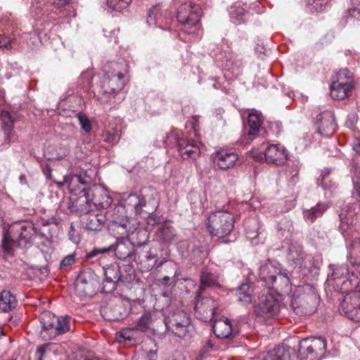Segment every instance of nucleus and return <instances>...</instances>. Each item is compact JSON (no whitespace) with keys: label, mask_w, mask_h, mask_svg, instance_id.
<instances>
[{"label":"nucleus","mask_w":360,"mask_h":360,"mask_svg":"<svg viewBox=\"0 0 360 360\" xmlns=\"http://www.w3.org/2000/svg\"><path fill=\"white\" fill-rule=\"evenodd\" d=\"M65 181L69 192L72 195L77 196L74 202V207L79 214L89 213L93 205L98 208L106 209L112 203V199L106 191L98 189L94 193L92 189L86 187V182L80 176L67 175Z\"/></svg>","instance_id":"nucleus-1"},{"label":"nucleus","mask_w":360,"mask_h":360,"mask_svg":"<svg viewBox=\"0 0 360 360\" xmlns=\"http://www.w3.org/2000/svg\"><path fill=\"white\" fill-rule=\"evenodd\" d=\"M127 72L128 64L123 59L105 65L103 77L95 89L98 96H101L98 99L103 102H110L125 86Z\"/></svg>","instance_id":"nucleus-2"},{"label":"nucleus","mask_w":360,"mask_h":360,"mask_svg":"<svg viewBox=\"0 0 360 360\" xmlns=\"http://www.w3.org/2000/svg\"><path fill=\"white\" fill-rule=\"evenodd\" d=\"M35 234L34 225L27 221H18L4 225L2 248L7 254L13 253L18 248H27Z\"/></svg>","instance_id":"nucleus-3"},{"label":"nucleus","mask_w":360,"mask_h":360,"mask_svg":"<svg viewBox=\"0 0 360 360\" xmlns=\"http://www.w3.org/2000/svg\"><path fill=\"white\" fill-rule=\"evenodd\" d=\"M41 324V338L44 340H50L57 336L70 330V320L69 316H56L50 311L43 312L39 317Z\"/></svg>","instance_id":"nucleus-4"},{"label":"nucleus","mask_w":360,"mask_h":360,"mask_svg":"<svg viewBox=\"0 0 360 360\" xmlns=\"http://www.w3.org/2000/svg\"><path fill=\"white\" fill-rule=\"evenodd\" d=\"M105 259L99 264L103 265L105 276L103 289L106 292H111L116 288L117 282L129 283L134 277V269L132 266L124 265L120 266L117 263L105 264Z\"/></svg>","instance_id":"nucleus-5"},{"label":"nucleus","mask_w":360,"mask_h":360,"mask_svg":"<svg viewBox=\"0 0 360 360\" xmlns=\"http://www.w3.org/2000/svg\"><path fill=\"white\" fill-rule=\"evenodd\" d=\"M235 218L226 210H217L207 217L206 226L212 236L224 238L229 236L234 228Z\"/></svg>","instance_id":"nucleus-6"},{"label":"nucleus","mask_w":360,"mask_h":360,"mask_svg":"<svg viewBox=\"0 0 360 360\" xmlns=\"http://www.w3.org/2000/svg\"><path fill=\"white\" fill-rule=\"evenodd\" d=\"M201 8L191 3L181 4L177 11L176 19L181 24V30L188 34H198Z\"/></svg>","instance_id":"nucleus-7"},{"label":"nucleus","mask_w":360,"mask_h":360,"mask_svg":"<svg viewBox=\"0 0 360 360\" xmlns=\"http://www.w3.org/2000/svg\"><path fill=\"white\" fill-rule=\"evenodd\" d=\"M110 251H113L115 256L120 259L131 260L134 257V246L133 243L127 239V238H122L121 240L117 241L115 246L112 245L108 248H95L88 252L86 257L87 259L98 257L96 260L101 262L102 260L106 259V255Z\"/></svg>","instance_id":"nucleus-8"},{"label":"nucleus","mask_w":360,"mask_h":360,"mask_svg":"<svg viewBox=\"0 0 360 360\" xmlns=\"http://www.w3.org/2000/svg\"><path fill=\"white\" fill-rule=\"evenodd\" d=\"M326 350V339L322 337H310L300 341L297 354L302 360H321Z\"/></svg>","instance_id":"nucleus-9"},{"label":"nucleus","mask_w":360,"mask_h":360,"mask_svg":"<svg viewBox=\"0 0 360 360\" xmlns=\"http://www.w3.org/2000/svg\"><path fill=\"white\" fill-rule=\"evenodd\" d=\"M281 311L279 302L271 293L269 290H264L258 296V300L255 305V311L258 319L262 321L276 318Z\"/></svg>","instance_id":"nucleus-10"},{"label":"nucleus","mask_w":360,"mask_h":360,"mask_svg":"<svg viewBox=\"0 0 360 360\" xmlns=\"http://www.w3.org/2000/svg\"><path fill=\"white\" fill-rule=\"evenodd\" d=\"M317 304V295L313 292H305L299 288L292 295L290 307L299 316H307L315 312Z\"/></svg>","instance_id":"nucleus-11"},{"label":"nucleus","mask_w":360,"mask_h":360,"mask_svg":"<svg viewBox=\"0 0 360 360\" xmlns=\"http://www.w3.org/2000/svg\"><path fill=\"white\" fill-rule=\"evenodd\" d=\"M138 224L121 212L114 210L112 219L108 224L110 233L117 239L127 238L137 229Z\"/></svg>","instance_id":"nucleus-12"},{"label":"nucleus","mask_w":360,"mask_h":360,"mask_svg":"<svg viewBox=\"0 0 360 360\" xmlns=\"http://www.w3.org/2000/svg\"><path fill=\"white\" fill-rule=\"evenodd\" d=\"M332 273L328 281H333V285L336 290L342 292H347L352 290L356 284V277L353 274L352 278L349 274L347 265H330Z\"/></svg>","instance_id":"nucleus-13"},{"label":"nucleus","mask_w":360,"mask_h":360,"mask_svg":"<svg viewBox=\"0 0 360 360\" xmlns=\"http://www.w3.org/2000/svg\"><path fill=\"white\" fill-rule=\"evenodd\" d=\"M175 140L178 151L184 160H197L200 155L199 146L195 141H190L184 137H179L176 133H172L167 136V140Z\"/></svg>","instance_id":"nucleus-14"},{"label":"nucleus","mask_w":360,"mask_h":360,"mask_svg":"<svg viewBox=\"0 0 360 360\" xmlns=\"http://www.w3.org/2000/svg\"><path fill=\"white\" fill-rule=\"evenodd\" d=\"M345 293L346 295L340 303V311L348 319L360 322V298L352 290Z\"/></svg>","instance_id":"nucleus-15"},{"label":"nucleus","mask_w":360,"mask_h":360,"mask_svg":"<svg viewBox=\"0 0 360 360\" xmlns=\"http://www.w3.org/2000/svg\"><path fill=\"white\" fill-rule=\"evenodd\" d=\"M190 323L187 314L183 311L174 313L165 320V325L168 330L180 338H184L188 331L187 327Z\"/></svg>","instance_id":"nucleus-16"},{"label":"nucleus","mask_w":360,"mask_h":360,"mask_svg":"<svg viewBox=\"0 0 360 360\" xmlns=\"http://www.w3.org/2000/svg\"><path fill=\"white\" fill-rule=\"evenodd\" d=\"M201 293L198 292L196 295L195 313L203 321H211L214 319L217 304L210 297H202Z\"/></svg>","instance_id":"nucleus-17"},{"label":"nucleus","mask_w":360,"mask_h":360,"mask_svg":"<svg viewBox=\"0 0 360 360\" xmlns=\"http://www.w3.org/2000/svg\"><path fill=\"white\" fill-rule=\"evenodd\" d=\"M315 126L318 134L323 136H331L336 129L333 112L325 110L319 113L316 116Z\"/></svg>","instance_id":"nucleus-18"},{"label":"nucleus","mask_w":360,"mask_h":360,"mask_svg":"<svg viewBox=\"0 0 360 360\" xmlns=\"http://www.w3.org/2000/svg\"><path fill=\"white\" fill-rule=\"evenodd\" d=\"M212 160L218 168L226 170L235 165L238 155L233 152L217 150L212 154Z\"/></svg>","instance_id":"nucleus-19"},{"label":"nucleus","mask_w":360,"mask_h":360,"mask_svg":"<svg viewBox=\"0 0 360 360\" xmlns=\"http://www.w3.org/2000/svg\"><path fill=\"white\" fill-rule=\"evenodd\" d=\"M266 161L276 165H283L288 159L285 148L280 144H271L264 151Z\"/></svg>","instance_id":"nucleus-20"},{"label":"nucleus","mask_w":360,"mask_h":360,"mask_svg":"<svg viewBox=\"0 0 360 360\" xmlns=\"http://www.w3.org/2000/svg\"><path fill=\"white\" fill-rule=\"evenodd\" d=\"M280 269L281 266L278 263L269 261L261 265L259 269V278L267 287L270 286L275 282Z\"/></svg>","instance_id":"nucleus-21"},{"label":"nucleus","mask_w":360,"mask_h":360,"mask_svg":"<svg viewBox=\"0 0 360 360\" xmlns=\"http://www.w3.org/2000/svg\"><path fill=\"white\" fill-rule=\"evenodd\" d=\"M77 291L84 296H91L94 292V279L89 271L81 273L77 278L75 283Z\"/></svg>","instance_id":"nucleus-22"},{"label":"nucleus","mask_w":360,"mask_h":360,"mask_svg":"<svg viewBox=\"0 0 360 360\" xmlns=\"http://www.w3.org/2000/svg\"><path fill=\"white\" fill-rule=\"evenodd\" d=\"M262 120L259 114L249 113L248 123L244 127V136L248 141H252L261 129Z\"/></svg>","instance_id":"nucleus-23"},{"label":"nucleus","mask_w":360,"mask_h":360,"mask_svg":"<svg viewBox=\"0 0 360 360\" xmlns=\"http://www.w3.org/2000/svg\"><path fill=\"white\" fill-rule=\"evenodd\" d=\"M306 256L307 255L300 244L292 243L290 245L287 259L291 266L299 268L302 267Z\"/></svg>","instance_id":"nucleus-24"},{"label":"nucleus","mask_w":360,"mask_h":360,"mask_svg":"<svg viewBox=\"0 0 360 360\" xmlns=\"http://www.w3.org/2000/svg\"><path fill=\"white\" fill-rule=\"evenodd\" d=\"M235 295L237 301L242 305L252 303L254 295V286L250 282L243 283L236 289Z\"/></svg>","instance_id":"nucleus-25"},{"label":"nucleus","mask_w":360,"mask_h":360,"mask_svg":"<svg viewBox=\"0 0 360 360\" xmlns=\"http://www.w3.org/2000/svg\"><path fill=\"white\" fill-rule=\"evenodd\" d=\"M139 195L136 193H129L123 196L119 203L114 209L117 212L121 214L125 213V210L132 211L136 214L138 203H139Z\"/></svg>","instance_id":"nucleus-26"},{"label":"nucleus","mask_w":360,"mask_h":360,"mask_svg":"<svg viewBox=\"0 0 360 360\" xmlns=\"http://www.w3.org/2000/svg\"><path fill=\"white\" fill-rule=\"evenodd\" d=\"M167 21L168 19L165 17L160 5L153 6L148 11L146 22L149 26L154 25L155 27L165 29V25L168 24Z\"/></svg>","instance_id":"nucleus-27"},{"label":"nucleus","mask_w":360,"mask_h":360,"mask_svg":"<svg viewBox=\"0 0 360 360\" xmlns=\"http://www.w3.org/2000/svg\"><path fill=\"white\" fill-rule=\"evenodd\" d=\"M352 89L351 83L336 81L330 85V96L334 99H344L349 96Z\"/></svg>","instance_id":"nucleus-28"},{"label":"nucleus","mask_w":360,"mask_h":360,"mask_svg":"<svg viewBox=\"0 0 360 360\" xmlns=\"http://www.w3.org/2000/svg\"><path fill=\"white\" fill-rule=\"evenodd\" d=\"M268 288H272L281 294L288 293L291 290V284L290 278L285 271H283L281 269L276 276L275 282H274L270 286H268Z\"/></svg>","instance_id":"nucleus-29"},{"label":"nucleus","mask_w":360,"mask_h":360,"mask_svg":"<svg viewBox=\"0 0 360 360\" xmlns=\"http://www.w3.org/2000/svg\"><path fill=\"white\" fill-rule=\"evenodd\" d=\"M127 313V310L123 307L122 304L105 307L102 310L104 319L110 321L122 320Z\"/></svg>","instance_id":"nucleus-30"},{"label":"nucleus","mask_w":360,"mask_h":360,"mask_svg":"<svg viewBox=\"0 0 360 360\" xmlns=\"http://www.w3.org/2000/svg\"><path fill=\"white\" fill-rule=\"evenodd\" d=\"M263 360H291L290 347L288 346H277L269 351Z\"/></svg>","instance_id":"nucleus-31"},{"label":"nucleus","mask_w":360,"mask_h":360,"mask_svg":"<svg viewBox=\"0 0 360 360\" xmlns=\"http://www.w3.org/2000/svg\"><path fill=\"white\" fill-rule=\"evenodd\" d=\"M212 330L219 338H227L232 333V326L228 319L216 320L212 325Z\"/></svg>","instance_id":"nucleus-32"},{"label":"nucleus","mask_w":360,"mask_h":360,"mask_svg":"<svg viewBox=\"0 0 360 360\" xmlns=\"http://www.w3.org/2000/svg\"><path fill=\"white\" fill-rule=\"evenodd\" d=\"M218 275L205 269L200 275V285L198 292H202L207 288H215L219 285Z\"/></svg>","instance_id":"nucleus-33"},{"label":"nucleus","mask_w":360,"mask_h":360,"mask_svg":"<svg viewBox=\"0 0 360 360\" xmlns=\"http://www.w3.org/2000/svg\"><path fill=\"white\" fill-rule=\"evenodd\" d=\"M328 205L326 203L318 202L315 206L303 210V217L308 222H314L318 217H321L327 210Z\"/></svg>","instance_id":"nucleus-34"},{"label":"nucleus","mask_w":360,"mask_h":360,"mask_svg":"<svg viewBox=\"0 0 360 360\" xmlns=\"http://www.w3.org/2000/svg\"><path fill=\"white\" fill-rule=\"evenodd\" d=\"M17 305V300L10 291L3 290L0 292V310L8 312L15 309Z\"/></svg>","instance_id":"nucleus-35"},{"label":"nucleus","mask_w":360,"mask_h":360,"mask_svg":"<svg viewBox=\"0 0 360 360\" xmlns=\"http://www.w3.org/2000/svg\"><path fill=\"white\" fill-rule=\"evenodd\" d=\"M154 192L152 191V193L149 198H147V196L145 195L140 194L139 195V203H138L136 214H140L143 212H146V213L153 212L155 210L156 207L155 205L151 206V204L154 202L153 197Z\"/></svg>","instance_id":"nucleus-36"},{"label":"nucleus","mask_w":360,"mask_h":360,"mask_svg":"<svg viewBox=\"0 0 360 360\" xmlns=\"http://www.w3.org/2000/svg\"><path fill=\"white\" fill-rule=\"evenodd\" d=\"M13 124L14 120L8 112L2 115L1 128L4 134L5 141L7 143L11 142L13 136Z\"/></svg>","instance_id":"nucleus-37"},{"label":"nucleus","mask_w":360,"mask_h":360,"mask_svg":"<svg viewBox=\"0 0 360 360\" xmlns=\"http://www.w3.org/2000/svg\"><path fill=\"white\" fill-rule=\"evenodd\" d=\"M139 331L135 327L125 328L116 333V340L120 343H126L139 337Z\"/></svg>","instance_id":"nucleus-38"},{"label":"nucleus","mask_w":360,"mask_h":360,"mask_svg":"<svg viewBox=\"0 0 360 360\" xmlns=\"http://www.w3.org/2000/svg\"><path fill=\"white\" fill-rule=\"evenodd\" d=\"M246 12L245 9L239 6L234 5L231 6L230 9V15L231 18H236V21H234L235 23H241L243 20V18L245 15Z\"/></svg>","instance_id":"nucleus-39"},{"label":"nucleus","mask_w":360,"mask_h":360,"mask_svg":"<svg viewBox=\"0 0 360 360\" xmlns=\"http://www.w3.org/2000/svg\"><path fill=\"white\" fill-rule=\"evenodd\" d=\"M131 0H107V4L112 10L120 11L126 8Z\"/></svg>","instance_id":"nucleus-40"},{"label":"nucleus","mask_w":360,"mask_h":360,"mask_svg":"<svg viewBox=\"0 0 360 360\" xmlns=\"http://www.w3.org/2000/svg\"><path fill=\"white\" fill-rule=\"evenodd\" d=\"M150 323L151 315L150 314H146L140 318L136 328L139 333H143L150 328Z\"/></svg>","instance_id":"nucleus-41"},{"label":"nucleus","mask_w":360,"mask_h":360,"mask_svg":"<svg viewBox=\"0 0 360 360\" xmlns=\"http://www.w3.org/2000/svg\"><path fill=\"white\" fill-rule=\"evenodd\" d=\"M174 229L170 226H164L160 231V236L165 242L172 241L175 237Z\"/></svg>","instance_id":"nucleus-42"},{"label":"nucleus","mask_w":360,"mask_h":360,"mask_svg":"<svg viewBox=\"0 0 360 360\" xmlns=\"http://www.w3.org/2000/svg\"><path fill=\"white\" fill-rule=\"evenodd\" d=\"M79 124L81 125L82 129L86 132L89 133L91 131V124L86 116L82 113L79 112L77 115Z\"/></svg>","instance_id":"nucleus-43"},{"label":"nucleus","mask_w":360,"mask_h":360,"mask_svg":"<svg viewBox=\"0 0 360 360\" xmlns=\"http://www.w3.org/2000/svg\"><path fill=\"white\" fill-rule=\"evenodd\" d=\"M120 134L117 131H106L103 135V140L105 142L111 145L116 144L120 140Z\"/></svg>","instance_id":"nucleus-44"},{"label":"nucleus","mask_w":360,"mask_h":360,"mask_svg":"<svg viewBox=\"0 0 360 360\" xmlns=\"http://www.w3.org/2000/svg\"><path fill=\"white\" fill-rule=\"evenodd\" d=\"M307 3L313 6V8L318 12L324 10L328 3V0H306Z\"/></svg>","instance_id":"nucleus-45"},{"label":"nucleus","mask_w":360,"mask_h":360,"mask_svg":"<svg viewBox=\"0 0 360 360\" xmlns=\"http://www.w3.org/2000/svg\"><path fill=\"white\" fill-rule=\"evenodd\" d=\"M51 346V343H46V344L41 345L37 347L36 353H35L37 360H43L44 359L45 354H46L47 351L50 349Z\"/></svg>","instance_id":"nucleus-46"},{"label":"nucleus","mask_w":360,"mask_h":360,"mask_svg":"<svg viewBox=\"0 0 360 360\" xmlns=\"http://www.w3.org/2000/svg\"><path fill=\"white\" fill-rule=\"evenodd\" d=\"M340 219V229L342 231V233L344 234V236L346 238L347 235L345 233L347 232V229H350L349 225V219H347L346 215L341 212L339 215Z\"/></svg>","instance_id":"nucleus-47"},{"label":"nucleus","mask_w":360,"mask_h":360,"mask_svg":"<svg viewBox=\"0 0 360 360\" xmlns=\"http://www.w3.org/2000/svg\"><path fill=\"white\" fill-rule=\"evenodd\" d=\"M15 39H11L5 36H0V48L11 49L12 48V43Z\"/></svg>","instance_id":"nucleus-48"},{"label":"nucleus","mask_w":360,"mask_h":360,"mask_svg":"<svg viewBox=\"0 0 360 360\" xmlns=\"http://www.w3.org/2000/svg\"><path fill=\"white\" fill-rule=\"evenodd\" d=\"M75 261L74 255H69L66 256L61 262H60V269H65L70 265H72Z\"/></svg>","instance_id":"nucleus-49"},{"label":"nucleus","mask_w":360,"mask_h":360,"mask_svg":"<svg viewBox=\"0 0 360 360\" xmlns=\"http://www.w3.org/2000/svg\"><path fill=\"white\" fill-rule=\"evenodd\" d=\"M96 217H94L91 219H86V222L85 223V226L89 230H97L99 225L97 224Z\"/></svg>","instance_id":"nucleus-50"},{"label":"nucleus","mask_w":360,"mask_h":360,"mask_svg":"<svg viewBox=\"0 0 360 360\" xmlns=\"http://www.w3.org/2000/svg\"><path fill=\"white\" fill-rule=\"evenodd\" d=\"M41 169L44 174L48 178H51L52 169L51 166L47 163L41 164Z\"/></svg>","instance_id":"nucleus-51"},{"label":"nucleus","mask_w":360,"mask_h":360,"mask_svg":"<svg viewBox=\"0 0 360 360\" xmlns=\"http://www.w3.org/2000/svg\"><path fill=\"white\" fill-rule=\"evenodd\" d=\"M51 4H53L56 8H61L68 4H69L70 0H49Z\"/></svg>","instance_id":"nucleus-52"},{"label":"nucleus","mask_w":360,"mask_h":360,"mask_svg":"<svg viewBox=\"0 0 360 360\" xmlns=\"http://www.w3.org/2000/svg\"><path fill=\"white\" fill-rule=\"evenodd\" d=\"M176 276V274L175 272L174 275L172 277H169L168 276H164L162 280V283L164 285H166V284H167L168 281H171V283L175 285L176 284V279H175Z\"/></svg>","instance_id":"nucleus-53"},{"label":"nucleus","mask_w":360,"mask_h":360,"mask_svg":"<svg viewBox=\"0 0 360 360\" xmlns=\"http://www.w3.org/2000/svg\"><path fill=\"white\" fill-rule=\"evenodd\" d=\"M351 3L353 13L356 11L358 13H360V0H351Z\"/></svg>","instance_id":"nucleus-54"},{"label":"nucleus","mask_w":360,"mask_h":360,"mask_svg":"<svg viewBox=\"0 0 360 360\" xmlns=\"http://www.w3.org/2000/svg\"><path fill=\"white\" fill-rule=\"evenodd\" d=\"M146 360H156L157 359V352L155 350H150L147 352Z\"/></svg>","instance_id":"nucleus-55"},{"label":"nucleus","mask_w":360,"mask_h":360,"mask_svg":"<svg viewBox=\"0 0 360 360\" xmlns=\"http://www.w3.org/2000/svg\"><path fill=\"white\" fill-rule=\"evenodd\" d=\"M352 291L355 294L356 293L357 297L360 298V281H359L357 278L356 284L354 285Z\"/></svg>","instance_id":"nucleus-56"},{"label":"nucleus","mask_w":360,"mask_h":360,"mask_svg":"<svg viewBox=\"0 0 360 360\" xmlns=\"http://www.w3.org/2000/svg\"><path fill=\"white\" fill-rule=\"evenodd\" d=\"M354 150L359 154H360V138L356 139L353 143Z\"/></svg>","instance_id":"nucleus-57"},{"label":"nucleus","mask_w":360,"mask_h":360,"mask_svg":"<svg viewBox=\"0 0 360 360\" xmlns=\"http://www.w3.org/2000/svg\"><path fill=\"white\" fill-rule=\"evenodd\" d=\"M246 234H247V236L250 238H255L257 237V236H258V233L257 231H248V229H246Z\"/></svg>","instance_id":"nucleus-58"},{"label":"nucleus","mask_w":360,"mask_h":360,"mask_svg":"<svg viewBox=\"0 0 360 360\" xmlns=\"http://www.w3.org/2000/svg\"><path fill=\"white\" fill-rule=\"evenodd\" d=\"M167 360H186L184 356H183L181 354H177L176 356H172L169 358H168Z\"/></svg>","instance_id":"nucleus-59"},{"label":"nucleus","mask_w":360,"mask_h":360,"mask_svg":"<svg viewBox=\"0 0 360 360\" xmlns=\"http://www.w3.org/2000/svg\"><path fill=\"white\" fill-rule=\"evenodd\" d=\"M56 184L58 187L60 188L63 187L64 186H67V183L65 181V176H64V179L63 181L57 182Z\"/></svg>","instance_id":"nucleus-60"},{"label":"nucleus","mask_w":360,"mask_h":360,"mask_svg":"<svg viewBox=\"0 0 360 360\" xmlns=\"http://www.w3.org/2000/svg\"><path fill=\"white\" fill-rule=\"evenodd\" d=\"M253 157L256 159V160H260L262 159V154L260 153L259 155H253Z\"/></svg>","instance_id":"nucleus-61"},{"label":"nucleus","mask_w":360,"mask_h":360,"mask_svg":"<svg viewBox=\"0 0 360 360\" xmlns=\"http://www.w3.org/2000/svg\"><path fill=\"white\" fill-rule=\"evenodd\" d=\"M357 212H356L354 210L353 211L349 210L348 214L349 217H352L354 214H356Z\"/></svg>","instance_id":"nucleus-62"},{"label":"nucleus","mask_w":360,"mask_h":360,"mask_svg":"<svg viewBox=\"0 0 360 360\" xmlns=\"http://www.w3.org/2000/svg\"><path fill=\"white\" fill-rule=\"evenodd\" d=\"M166 261L165 260H162L160 262L159 264L157 266V267H159L160 266H162L164 263H165Z\"/></svg>","instance_id":"nucleus-63"},{"label":"nucleus","mask_w":360,"mask_h":360,"mask_svg":"<svg viewBox=\"0 0 360 360\" xmlns=\"http://www.w3.org/2000/svg\"><path fill=\"white\" fill-rule=\"evenodd\" d=\"M169 266L174 269H176V265L173 263H169Z\"/></svg>","instance_id":"nucleus-64"}]
</instances>
